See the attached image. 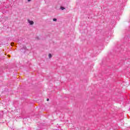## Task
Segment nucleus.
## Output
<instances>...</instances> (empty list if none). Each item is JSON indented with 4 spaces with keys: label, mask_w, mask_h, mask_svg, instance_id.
Returning a JSON list of instances; mask_svg holds the SVG:
<instances>
[{
    "label": "nucleus",
    "mask_w": 130,
    "mask_h": 130,
    "mask_svg": "<svg viewBox=\"0 0 130 130\" xmlns=\"http://www.w3.org/2000/svg\"><path fill=\"white\" fill-rule=\"evenodd\" d=\"M28 22L30 24V25H33V24H34V22L33 21L30 20V19L28 20Z\"/></svg>",
    "instance_id": "nucleus-1"
},
{
    "label": "nucleus",
    "mask_w": 130,
    "mask_h": 130,
    "mask_svg": "<svg viewBox=\"0 0 130 130\" xmlns=\"http://www.w3.org/2000/svg\"><path fill=\"white\" fill-rule=\"evenodd\" d=\"M51 57H52V55H51V53L49 54V58H51Z\"/></svg>",
    "instance_id": "nucleus-2"
},
{
    "label": "nucleus",
    "mask_w": 130,
    "mask_h": 130,
    "mask_svg": "<svg viewBox=\"0 0 130 130\" xmlns=\"http://www.w3.org/2000/svg\"><path fill=\"white\" fill-rule=\"evenodd\" d=\"M60 9H61V10H62V11H63V10H66V8H64L63 7H61Z\"/></svg>",
    "instance_id": "nucleus-3"
},
{
    "label": "nucleus",
    "mask_w": 130,
    "mask_h": 130,
    "mask_svg": "<svg viewBox=\"0 0 130 130\" xmlns=\"http://www.w3.org/2000/svg\"><path fill=\"white\" fill-rule=\"evenodd\" d=\"M22 49H24V50H27V47L26 46H23Z\"/></svg>",
    "instance_id": "nucleus-4"
},
{
    "label": "nucleus",
    "mask_w": 130,
    "mask_h": 130,
    "mask_svg": "<svg viewBox=\"0 0 130 130\" xmlns=\"http://www.w3.org/2000/svg\"><path fill=\"white\" fill-rule=\"evenodd\" d=\"M53 21H54V22H56V21H57V19L56 18H53Z\"/></svg>",
    "instance_id": "nucleus-5"
},
{
    "label": "nucleus",
    "mask_w": 130,
    "mask_h": 130,
    "mask_svg": "<svg viewBox=\"0 0 130 130\" xmlns=\"http://www.w3.org/2000/svg\"><path fill=\"white\" fill-rule=\"evenodd\" d=\"M11 44L12 46H14V45H15V44L14 43H11Z\"/></svg>",
    "instance_id": "nucleus-6"
},
{
    "label": "nucleus",
    "mask_w": 130,
    "mask_h": 130,
    "mask_svg": "<svg viewBox=\"0 0 130 130\" xmlns=\"http://www.w3.org/2000/svg\"><path fill=\"white\" fill-rule=\"evenodd\" d=\"M31 1H32V0H27V2H31Z\"/></svg>",
    "instance_id": "nucleus-7"
},
{
    "label": "nucleus",
    "mask_w": 130,
    "mask_h": 130,
    "mask_svg": "<svg viewBox=\"0 0 130 130\" xmlns=\"http://www.w3.org/2000/svg\"><path fill=\"white\" fill-rule=\"evenodd\" d=\"M47 101H49V99H47Z\"/></svg>",
    "instance_id": "nucleus-8"
},
{
    "label": "nucleus",
    "mask_w": 130,
    "mask_h": 130,
    "mask_svg": "<svg viewBox=\"0 0 130 130\" xmlns=\"http://www.w3.org/2000/svg\"><path fill=\"white\" fill-rule=\"evenodd\" d=\"M11 57V56H10L9 55H8V57Z\"/></svg>",
    "instance_id": "nucleus-9"
}]
</instances>
